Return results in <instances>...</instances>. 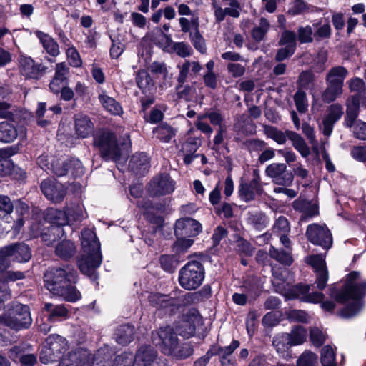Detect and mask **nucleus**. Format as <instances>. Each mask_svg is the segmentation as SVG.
<instances>
[{
	"instance_id": "obj_1",
	"label": "nucleus",
	"mask_w": 366,
	"mask_h": 366,
	"mask_svg": "<svg viewBox=\"0 0 366 366\" xmlns=\"http://www.w3.org/2000/svg\"><path fill=\"white\" fill-rule=\"evenodd\" d=\"M366 295V280L357 272L347 274L344 288L335 298L337 302L345 303L340 315L350 318L357 315L362 308L361 298Z\"/></svg>"
},
{
	"instance_id": "obj_2",
	"label": "nucleus",
	"mask_w": 366,
	"mask_h": 366,
	"mask_svg": "<svg viewBox=\"0 0 366 366\" xmlns=\"http://www.w3.org/2000/svg\"><path fill=\"white\" fill-rule=\"evenodd\" d=\"M81 246L84 254L78 261L79 269L95 280L97 278L95 271L100 266L102 257L100 243L92 229H86L81 232Z\"/></svg>"
},
{
	"instance_id": "obj_3",
	"label": "nucleus",
	"mask_w": 366,
	"mask_h": 366,
	"mask_svg": "<svg viewBox=\"0 0 366 366\" xmlns=\"http://www.w3.org/2000/svg\"><path fill=\"white\" fill-rule=\"evenodd\" d=\"M274 279L272 283L277 292L282 294L287 298L300 297L303 301L317 303L320 302L324 295L322 292H315L310 293L308 285H299L290 286L282 280V273L278 274L277 271H273Z\"/></svg>"
},
{
	"instance_id": "obj_4",
	"label": "nucleus",
	"mask_w": 366,
	"mask_h": 366,
	"mask_svg": "<svg viewBox=\"0 0 366 366\" xmlns=\"http://www.w3.org/2000/svg\"><path fill=\"white\" fill-rule=\"evenodd\" d=\"M94 144L107 160L117 161L123 151L129 149L131 142L129 137L126 136L124 138V142L119 147L113 133L103 132L94 137Z\"/></svg>"
},
{
	"instance_id": "obj_5",
	"label": "nucleus",
	"mask_w": 366,
	"mask_h": 366,
	"mask_svg": "<svg viewBox=\"0 0 366 366\" xmlns=\"http://www.w3.org/2000/svg\"><path fill=\"white\" fill-rule=\"evenodd\" d=\"M204 274V267L199 261H189L179 272V283L185 290H196L202 284Z\"/></svg>"
},
{
	"instance_id": "obj_6",
	"label": "nucleus",
	"mask_w": 366,
	"mask_h": 366,
	"mask_svg": "<svg viewBox=\"0 0 366 366\" xmlns=\"http://www.w3.org/2000/svg\"><path fill=\"white\" fill-rule=\"evenodd\" d=\"M72 211L76 214V216L73 217L66 216V209L60 211L51 208L47 211L46 219L51 224L57 225V227L52 226L51 232L54 234L61 233L63 230L60 226L74 224L81 222L84 218V211L82 207H75Z\"/></svg>"
},
{
	"instance_id": "obj_7",
	"label": "nucleus",
	"mask_w": 366,
	"mask_h": 366,
	"mask_svg": "<svg viewBox=\"0 0 366 366\" xmlns=\"http://www.w3.org/2000/svg\"><path fill=\"white\" fill-rule=\"evenodd\" d=\"M31 257L29 247L24 243H15L0 249V272L9 267L6 259L11 258L19 263L27 262Z\"/></svg>"
},
{
	"instance_id": "obj_8",
	"label": "nucleus",
	"mask_w": 366,
	"mask_h": 366,
	"mask_svg": "<svg viewBox=\"0 0 366 366\" xmlns=\"http://www.w3.org/2000/svg\"><path fill=\"white\" fill-rule=\"evenodd\" d=\"M5 321L7 326L16 330L27 328L32 322L29 307L14 304Z\"/></svg>"
},
{
	"instance_id": "obj_9",
	"label": "nucleus",
	"mask_w": 366,
	"mask_h": 366,
	"mask_svg": "<svg viewBox=\"0 0 366 366\" xmlns=\"http://www.w3.org/2000/svg\"><path fill=\"white\" fill-rule=\"evenodd\" d=\"M74 280L71 274H69L62 268H53L44 274V285L54 295L62 291V288Z\"/></svg>"
},
{
	"instance_id": "obj_10",
	"label": "nucleus",
	"mask_w": 366,
	"mask_h": 366,
	"mask_svg": "<svg viewBox=\"0 0 366 366\" xmlns=\"http://www.w3.org/2000/svg\"><path fill=\"white\" fill-rule=\"evenodd\" d=\"M44 350L41 351L40 360L47 364L55 360L59 354L66 349V340L58 335H51L46 340Z\"/></svg>"
},
{
	"instance_id": "obj_11",
	"label": "nucleus",
	"mask_w": 366,
	"mask_h": 366,
	"mask_svg": "<svg viewBox=\"0 0 366 366\" xmlns=\"http://www.w3.org/2000/svg\"><path fill=\"white\" fill-rule=\"evenodd\" d=\"M153 342L159 345L162 352L169 355L178 343V338L172 327L167 326L161 327L152 333Z\"/></svg>"
},
{
	"instance_id": "obj_12",
	"label": "nucleus",
	"mask_w": 366,
	"mask_h": 366,
	"mask_svg": "<svg viewBox=\"0 0 366 366\" xmlns=\"http://www.w3.org/2000/svg\"><path fill=\"white\" fill-rule=\"evenodd\" d=\"M306 234L311 242L324 249H329L332 244L331 233L325 225L310 224L307 227Z\"/></svg>"
},
{
	"instance_id": "obj_13",
	"label": "nucleus",
	"mask_w": 366,
	"mask_h": 366,
	"mask_svg": "<svg viewBox=\"0 0 366 366\" xmlns=\"http://www.w3.org/2000/svg\"><path fill=\"white\" fill-rule=\"evenodd\" d=\"M265 173L277 184L290 186L293 182V174L287 172V166L284 163H272L268 165Z\"/></svg>"
},
{
	"instance_id": "obj_14",
	"label": "nucleus",
	"mask_w": 366,
	"mask_h": 366,
	"mask_svg": "<svg viewBox=\"0 0 366 366\" xmlns=\"http://www.w3.org/2000/svg\"><path fill=\"white\" fill-rule=\"evenodd\" d=\"M175 189V182L167 174L154 177L149 185V190L153 195H165L172 193Z\"/></svg>"
},
{
	"instance_id": "obj_15",
	"label": "nucleus",
	"mask_w": 366,
	"mask_h": 366,
	"mask_svg": "<svg viewBox=\"0 0 366 366\" xmlns=\"http://www.w3.org/2000/svg\"><path fill=\"white\" fill-rule=\"evenodd\" d=\"M19 64L20 72L29 79H39L46 69L42 64H36L30 56H21Z\"/></svg>"
},
{
	"instance_id": "obj_16",
	"label": "nucleus",
	"mask_w": 366,
	"mask_h": 366,
	"mask_svg": "<svg viewBox=\"0 0 366 366\" xmlns=\"http://www.w3.org/2000/svg\"><path fill=\"white\" fill-rule=\"evenodd\" d=\"M41 189L46 198L54 202H61L66 194L64 185L54 179L44 180Z\"/></svg>"
},
{
	"instance_id": "obj_17",
	"label": "nucleus",
	"mask_w": 366,
	"mask_h": 366,
	"mask_svg": "<svg viewBox=\"0 0 366 366\" xmlns=\"http://www.w3.org/2000/svg\"><path fill=\"white\" fill-rule=\"evenodd\" d=\"M174 231L177 237H192L199 234L202 226L195 219H181L177 221Z\"/></svg>"
},
{
	"instance_id": "obj_18",
	"label": "nucleus",
	"mask_w": 366,
	"mask_h": 366,
	"mask_svg": "<svg viewBox=\"0 0 366 366\" xmlns=\"http://www.w3.org/2000/svg\"><path fill=\"white\" fill-rule=\"evenodd\" d=\"M92 355L84 349H78L74 352H69L60 362L59 366H91Z\"/></svg>"
},
{
	"instance_id": "obj_19",
	"label": "nucleus",
	"mask_w": 366,
	"mask_h": 366,
	"mask_svg": "<svg viewBox=\"0 0 366 366\" xmlns=\"http://www.w3.org/2000/svg\"><path fill=\"white\" fill-rule=\"evenodd\" d=\"M149 301L157 309H165L170 313L173 312L179 304L178 300L160 293L151 294L149 296Z\"/></svg>"
},
{
	"instance_id": "obj_20",
	"label": "nucleus",
	"mask_w": 366,
	"mask_h": 366,
	"mask_svg": "<svg viewBox=\"0 0 366 366\" xmlns=\"http://www.w3.org/2000/svg\"><path fill=\"white\" fill-rule=\"evenodd\" d=\"M342 114L343 108L340 104H332L328 108L322 122V132L325 136L331 134L334 124L340 119Z\"/></svg>"
},
{
	"instance_id": "obj_21",
	"label": "nucleus",
	"mask_w": 366,
	"mask_h": 366,
	"mask_svg": "<svg viewBox=\"0 0 366 366\" xmlns=\"http://www.w3.org/2000/svg\"><path fill=\"white\" fill-rule=\"evenodd\" d=\"M159 358L157 356V351L152 347L144 345L137 350L134 361L136 363L143 366H150Z\"/></svg>"
},
{
	"instance_id": "obj_22",
	"label": "nucleus",
	"mask_w": 366,
	"mask_h": 366,
	"mask_svg": "<svg viewBox=\"0 0 366 366\" xmlns=\"http://www.w3.org/2000/svg\"><path fill=\"white\" fill-rule=\"evenodd\" d=\"M21 131L12 122L4 121L0 122V142L9 144L13 142L21 135Z\"/></svg>"
},
{
	"instance_id": "obj_23",
	"label": "nucleus",
	"mask_w": 366,
	"mask_h": 366,
	"mask_svg": "<svg viewBox=\"0 0 366 366\" xmlns=\"http://www.w3.org/2000/svg\"><path fill=\"white\" fill-rule=\"evenodd\" d=\"M199 322L198 315L194 313L188 315L179 322L177 330L179 335L187 338L192 336L195 333L196 325Z\"/></svg>"
},
{
	"instance_id": "obj_24",
	"label": "nucleus",
	"mask_w": 366,
	"mask_h": 366,
	"mask_svg": "<svg viewBox=\"0 0 366 366\" xmlns=\"http://www.w3.org/2000/svg\"><path fill=\"white\" fill-rule=\"evenodd\" d=\"M35 35L39 39L44 50L50 56L56 57L59 53V46L57 42L48 34L41 31L36 30L34 31Z\"/></svg>"
},
{
	"instance_id": "obj_25",
	"label": "nucleus",
	"mask_w": 366,
	"mask_h": 366,
	"mask_svg": "<svg viewBox=\"0 0 366 366\" xmlns=\"http://www.w3.org/2000/svg\"><path fill=\"white\" fill-rule=\"evenodd\" d=\"M262 282L261 279L256 277H247L242 287L244 292L250 297V300H254L262 292Z\"/></svg>"
},
{
	"instance_id": "obj_26",
	"label": "nucleus",
	"mask_w": 366,
	"mask_h": 366,
	"mask_svg": "<svg viewBox=\"0 0 366 366\" xmlns=\"http://www.w3.org/2000/svg\"><path fill=\"white\" fill-rule=\"evenodd\" d=\"M75 128L76 134L86 138L94 132V124L89 117L84 114H77L75 117Z\"/></svg>"
},
{
	"instance_id": "obj_27",
	"label": "nucleus",
	"mask_w": 366,
	"mask_h": 366,
	"mask_svg": "<svg viewBox=\"0 0 366 366\" xmlns=\"http://www.w3.org/2000/svg\"><path fill=\"white\" fill-rule=\"evenodd\" d=\"M290 340L287 333H284L275 336L272 341L273 346L277 352L287 360L291 358L290 348L292 345L290 344Z\"/></svg>"
},
{
	"instance_id": "obj_28",
	"label": "nucleus",
	"mask_w": 366,
	"mask_h": 366,
	"mask_svg": "<svg viewBox=\"0 0 366 366\" xmlns=\"http://www.w3.org/2000/svg\"><path fill=\"white\" fill-rule=\"evenodd\" d=\"M257 181H251L249 184H241L239 192L243 200L245 202L253 200L256 194L262 193V185L257 184Z\"/></svg>"
},
{
	"instance_id": "obj_29",
	"label": "nucleus",
	"mask_w": 366,
	"mask_h": 366,
	"mask_svg": "<svg viewBox=\"0 0 366 366\" xmlns=\"http://www.w3.org/2000/svg\"><path fill=\"white\" fill-rule=\"evenodd\" d=\"M179 74L178 81L184 83L190 75H196L201 70L202 66L198 61H185L182 65H179Z\"/></svg>"
},
{
	"instance_id": "obj_30",
	"label": "nucleus",
	"mask_w": 366,
	"mask_h": 366,
	"mask_svg": "<svg viewBox=\"0 0 366 366\" xmlns=\"http://www.w3.org/2000/svg\"><path fill=\"white\" fill-rule=\"evenodd\" d=\"M360 101L356 96L350 97L347 102L346 117L345 119V124L348 127H352L355 121L359 111Z\"/></svg>"
},
{
	"instance_id": "obj_31",
	"label": "nucleus",
	"mask_w": 366,
	"mask_h": 366,
	"mask_svg": "<svg viewBox=\"0 0 366 366\" xmlns=\"http://www.w3.org/2000/svg\"><path fill=\"white\" fill-rule=\"evenodd\" d=\"M129 165L134 172L144 174L149 168L148 157L144 153L137 154L132 157Z\"/></svg>"
},
{
	"instance_id": "obj_32",
	"label": "nucleus",
	"mask_w": 366,
	"mask_h": 366,
	"mask_svg": "<svg viewBox=\"0 0 366 366\" xmlns=\"http://www.w3.org/2000/svg\"><path fill=\"white\" fill-rule=\"evenodd\" d=\"M99 100L102 107L112 114L119 115L122 112L120 104L112 97H109L102 90L99 94Z\"/></svg>"
},
{
	"instance_id": "obj_33",
	"label": "nucleus",
	"mask_w": 366,
	"mask_h": 366,
	"mask_svg": "<svg viewBox=\"0 0 366 366\" xmlns=\"http://www.w3.org/2000/svg\"><path fill=\"white\" fill-rule=\"evenodd\" d=\"M347 75V71L342 66L332 68L326 77L327 84H337L343 86V82Z\"/></svg>"
},
{
	"instance_id": "obj_34",
	"label": "nucleus",
	"mask_w": 366,
	"mask_h": 366,
	"mask_svg": "<svg viewBox=\"0 0 366 366\" xmlns=\"http://www.w3.org/2000/svg\"><path fill=\"white\" fill-rule=\"evenodd\" d=\"M134 327L130 325H121L117 330V342L121 345H127L134 339Z\"/></svg>"
},
{
	"instance_id": "obj_35",
	"label": "nucleus",
	"mask_w": 366,
	"mask_h": 366,
	"mask_svg": "<svg viewBox=\"0 0 366 366\" xmlns=\"http://www.w3.org/2000/svg\"><path fill=\"white\" fill-rule=\"evenodd\" d=\"M287 137L292 141L293 147L303 157H307L310 152L304 139L294 132H287Z\"/></svg>"
},
{
	"instance_id": "obj_36",
	"label": "nucleus",
	"mask_w": 366,
	"mask_h": 366,
	"mask_svg": "<svg viewBox=\"0 0 366 366\" xmlns=\"http://www.w3.org/2000/svg\"><path fill=\"white\" fill-rule=\"evenodd\" d=\"M137 86L144 94L149 93L154 87V84L149 74L144 70H139L137 74Z\"/></svg>"
},
{
	"instance_id": "obj_37",
	"label": "nucleus",
	"mask_w": 366,
	"mask_h": 366,
	"mask_svg": "<svg viewBox=\"0 0 366 366\" xmlns=\"http://www.w3.org/2000/svg\"><path fill=\"white\" fill-rule=\"evenodd\" d=\"M14 206L10 199L6 196H0V219L6 223H10L11 213L13 212Z\"/></svg>"
},
{
	"instance_id": "obj_38",
	"label": "nucleus",
	"mask_w": 366,
	"mask_h": 366,
	"mask_svg": "<svg viewBox=\"0 0 366 366\" xmlns=\"http://www.w3.org/2000/svg\"><path fill=\"white\" fill-rule=\"evenodd\" d=\"M193 351V348L189 344H179L178 342L169 355L177 360H183L190 357L192 355Z\"/></svg>"
},
{
	"instance_id": "obj_39",
	"label": "nucleus",
	"mask_w": 366,
	"mask_h": 366,
	"mask_svg": "<svg viewBox=\"0 0 366 366\" xmlns=\"http://www.w3.org/2000/svg\"><path fill=\"white\" fill-rule=\"evenodd\" d=\"M76 248L73 242L64 240L59 243L56 247V254L63 259L69 258L75 253Z\"/></svg>"
},
{
	"instance_id": "obj_40",
	"label": "nucleus",
	"mask_w": 366,
	"mask_h": 366,
	"mask_svg": "<svg viewBox=\"0 0 366 366\" xmlns=\"http://www.w3.org/2000/svg\"><path fill=\"white\" fill-rule=\"evenodd\" d=\"M270 29L269 22L265 19L262 17L259 19V24L253 28L252 35L256 41H261Z\"/></svg>"
},
{
	"instance_id": "obj_41",
	"label": "nucleus",
	"mask_w": 366,
	"mask_h": 366,
	"mask_svg": "<svg viewBox=\"0 0 366 366\" xmlns=\"http://www.w3.org/2000/svg\"><path fill=\"white\" fill-rule=\"evenodd\" d=\"M239 346V342L237 340H233L230 345L220 347L217 352V355L221 359L222 366H228L231 360L227 359V357L232 354L235 349Z\"/></svg>"
},
{
	"instance_id": "obj_42",
	"label": "nucleus",
	"mask_w": 366,
	"mask_h": 366,
	"mask_svg": "<svg viewBox=\"0 0 366 366\" xmlns=\"http://www.w3.org/2000/svg\"><path fill=\"white\" fill-rule=\"evenodd\" d=\"M287 335L290 338V344L294 346L302 344L306 340L307 332L302 326H297L294 327L290 334L287 333Z\"/></svg>"
},
{
	"instance_id": "obj_43",
	"label": "nucleus",
	"mask_w": 366,
	"mask_h": 366,
	"mask_svg": "<svg viewBox=\"0 0 366 366\" xmlns=\"http://www.w3.org/2000/svg\"><path fill=\"white\" fill-rule=\"evenodd\" d=\"M342 93V86L337 84H327V88L322 94V99L326 102L335 101Z\"/></svg>"
},
{
	"instance_id": "obj_44",
	"label": "nucleus",
	"mask_w": 366,
	"mask_h": 366,
	"mask_svg": "<svg viewBox=\"0 0 366 366\" xmlns=\"http://www.w3.org/2000/svg\"><path fill=\"white\" fill-rule=\"evenodd\" d=\"M318 364V356L310 351L306 350L297 360V366H317Z\"/></svg>"
},
{
	"instance_id": "obj_45",
	"label": "nucleus",
	"mask_w": 366,
	"mask_h": 366,
	"mask_svg": "<svg viewBox=\"0 0 366 366\" xmlns=\"http://www.w3.org/2000/svg\"><path fill=\"white\" fill-rule=\"evenodd\" d=\"M56 295L63 297L66 300L69 302H75L80 299L81 294L76 289L69 283L62 288V291L59 292Z\"/></svg>"
},
{
	"instance_id": "obj_46",
	"label": "nucleus",
	"mask_w": 366,
	"mask_h": 366,
	"mask_svg": "<svg viewBox=\"0 0 366 366\" xmlns=\"http://www.w3.org/2000/svg\"><path fill=\"white\" fill-rule=\"evenodd\" d=\"M193 22L195 24V31L194 32L190 33L191 41L197 50H198L202 54H204L206 51L204 40L203 37L200 35L199 32L198 31L197 23L196 22V21H194Z\"/></svg>"
},
{
	"instance_id": "obj_47",
	"label": "nucleus",
	"mask_w": 366,
	"mask_h": 366,
	"mask_svg": "<svg viewBox=\"0 0 366 366\" xmlns=\"http://www.w3.org/2000/svg\"><path fill=\"white\" fill-rule=\"evenodd\" d=\"M44 309L49 313V320H53L56 317H63L67 315V310L62 305H53L50 303H46Z\"/></svg>"
},
{
	"instance_id": "obj_48",
	"label": "nucleus",
	"mask_w": 366,
	"mask_h": 366,
	"mask_svg": "<svg viewBox=\"0 0 366 366\" xmlns=\"http://www.w3.org/2000/svg\"><path fill=\"white\" fill-rule=\"evenodd\" d=\"M335 354L333 349L326 345L322 347L321 352V362L322 366H335Z\"/></svg>"
},
{
	"instance_id": "obj_49",
	"label": "nucleus",
	"mask_w": 366,
	"mask_h": 366,
	"mask_svg": "<svg viewBox=\"0 0 366 366\" xmlns=\"http://www.w3.org/2000/svg\"><path fill=\"white\" fill-rule=\"evenodd\" d=\"M68 167V162H66L61 159H52L49 171H51L57 176L61 177L69 172Z\"/></svg>"
},
{
	"instance_id": "obj_50",
	"label": "nucleus",
	"mask_w": 366,
	"mask_h": 366,
	"mask_svg": "<svg viewBox=\"0 0 366 366\" xmlns=\"http://www.w3.org/2000/svg\"><path fill=\"white\" fill-rule=\"evenodd\" d=\"M61 112V108L59 105L51 107L48 110H46V104L44 102H39L36 109V115L38 117L41 118L43 117L45 114H46V117L47 118H51L54 114H59Z\"/></svg>"
},
{
	"instance_id": "obj_51",
	"label": "nucleus",
	"mask_w": 366,
	"mask_h": 366,
	"mask_svg": "<svg viewBox=\"0 0 366 366\" xmlns=\"http://www.w3.org/2000/svg\"><path fill=\"white\" fill-rule=\"evenodd\" d=\"M155 41L156 44L164 51L169 53L172 52V47L174 42L169 36L166 35L162 31H161L157 36Z\"/></svg>"
},
{
	"instance_id": "obj_52",
	"label": "nucleus",
	"mask_w": 366,
	"mask_h": 366,
	"mask_svg": "<svg viewBox=\"0 0 366 366\" xmlns=\"http://www.w3.org/2000/svg\"><path fill=\"white\" fill-rule=\"evenodd\" d=\"M162 268L169 272H173L178 265V262L172 255H162L159 258Z\"/></svg>"
},
{
	"instance_id": "obj_53",
	"label": "nucleus",
	"mask_w": 366,
	"mask_h": 366,
	"mask_svg": "<svg viewBox=\"0 0 366 366\" xmlns=\"http://www.w3.org/2000/svg\"><path fill=\"white\" fill-rule=\"evenodd\" d=\"M269 254L272 258L282 264L290 265L292 262V259L289 252L285 251H279L273 247H271L269 249Z\"/></svg>"
},
{
	"instance_id": "obj_54",
	"label": "nucleus",
	"mask_w": 366,
	"mask_h": 366,
	"mask_svg": "<svg viewBox=\"0 0 366 366\" xmlns=\"http://www.w3.org/2000/svg\"><path fill=\"white\" fill-rule=\"evenodd\" d=\"M265 132L268 137L271 138L279 144H285L287 140V135H285L284 132L274 127H267L265 129Z\"/></svg>"
},
{
	"instance_id": "obj_55",
	"label": "nucleus",
	"mask_w": 366,
	"mask_h": 366,
	"mask_svg": "<svg viewBox=\"0 0 366 366\" xmlns=\"http://www.w3.org/2000/svg\"><path fill=\"white\" fill-rule=\"evenodd\" d=\"M306 262L315 269V272L327 269L324 257L321 255H312L306 258Z\"/></svg>"
},
{
	"instance_id": "obj_56",
	"label": "nucleus",
	"mask_w": 366,
	"mask_h": 366,
	"mask_svg": "<svg viewBox=\"0 0 366 366\" xmlns=\"http://www.w3.org/2000/svg\"><path fill=\"white\" fill-rule=\"evenodd\" d=\"M308 9L307 4L302 0H295L291 3L287 12L292 16H297L307 11Z\"/></svg>"
},
{
	"instance_id": "obj_57",
	"label": "nucleus",
	"mask_w": 366,
	"mask_h": 366,
	"mask_svg": "<svg viewBox=\"0 0 366 366\" xmlns=\"http://www.w3.org/2000/svg\"><path fill=\"white\" fill-rule=\"evenodd\" d=\"M281 46L292 47L296 49V34L291 31H285L281 34V38L279 41Z\"/></svg>"
},
{
	"instance_id": "obj_58",
	"label": "nucleus",
	"mask_w": 366,
	"mask_h": 366,
	"mask_svg": "<svg viewBox=\"0 0 366 366\" xmlns=\"http://www.w3.org/2000/svg\"><path fill=\"white\" fill-rule=\"evenodd\" d=\"M294 100L295 102L297 109L300 112L303 113L307 111L308 107V103L306 94L304 92L298 90L294 96Z\"/></svg>"
},
{
	"instance_id": "obj_59",
	"label": "nucleus",
	"mask_w": 366,
	"mask_h": 366,
	"mask_svg": "<svg viewBox=\"0 0 366 366\" xmlns=\"http://www.w3.org/2000/svg\"><path fill=\"white\" fill-rule=\"evenodd\" d=\"M172 52H175L178 56L185 58L192 55V49L189 44L184 42H174Z\"/></svg>"
},
{
	"instance_id": "obj_60",
	"label": "nucleus",
	"mask_w": 366,
	"mask_h": 366,
	"mask_svg": "<svg viewBox=\"0 0 366 366\" xmlns=\"http://www.w3.org/2000/svg\"><path fill=\"white\" fill-rule=\"evenodd\" d=\"M156 132L159 139L164 142H168L174 136L173 129L169 125H162L159 127Z\"/></svg>"
},
{
	"instance_id": "obj_61",
	"label": "nucleus",
	"mask_w": 366,
	"mask_h": 366,
	"mask_svg": "<svg viewBox=\"0 0 366 366\" xmlns=\"http://www.w3.org/2000/svg\"><path fill=\"white\" fill-rule=\"evenodd\" d=\"M207 119L205 114H199L195 122L196 127L202 133L211 135L213 132L212 127L205 121Z\"/></svg>"
},
{
	"instance_id": "obj_62",
	"label": "nucleus",
	"mask_w": 366,
	"mask_h": 366,
	"mask_svg": "<svg viewBox=\"0 0 366 366\" xmlns=\"http://www.w3.org/2000/svg\"><path fill=\"white\" fill-rule=\"evenodd\" d=\"M24 274L21 272L6 271L1 272L0 275V282L7 283L24 278Z\"/></svg>"
},
{
	"instance_id": "obj_63",
	"label": "nucleus",
	"mask_w": 366,
	"mask_h": 366,
	"mask_svg": "<svg viewBox=\"0 0 366 366\" xmlns=\"http://www.w3.org/2000/svg\"><path fill=\"white\" fill-rule=\"evenodd\" d=\"M299 41L304 43H310L312 41V29L310 26L305 27L301 26L297 30Z\"/></svg>"
},
{
	"instance_id": "obj_64",
	"label": "nucleus",
	"mask_w": 366,
	"mask_h": 366,
	"mask_svg": "<svg viewBox=\"0 0 366 366\" xmlns=\"http://www.w3.org/2000/svg\"><path fill=\"white\" fill-rule=\"evenodd\" d=\"M67 59L69 64L74 67H79L82 61L80 58L79 54L74 47H70L66 50Z\"/></svg>"
}]
</instances>
